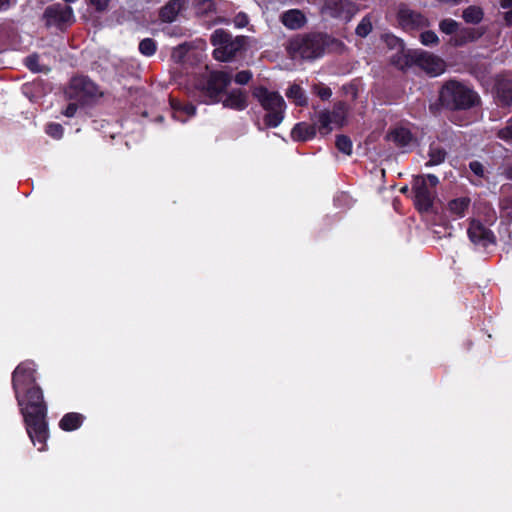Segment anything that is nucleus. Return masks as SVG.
Listing matches in <instances>:
<instances>
[{
    "mask_svg": "<svg viewBox=\"0 0 512 512\" xmlns=\"http://www.w3.org/2000/svg\"><path fill=\"white\" fill-rule=\"evenodd\" d=\"M396 64H397L400 68H404V66H405V65H408V60L406 59V60L404 61V63H403V64H402V63H400V62H396Z\"/></svg>",
    "mask_w": 512,
    "mask_h": 512,
    "instance_id": "8fccbe9b",
    "label": "nucleus"
},
{
    "mask_svg": "<svg viewBox=\"0 0 512 512\" xmlns=\"http://www.w3.org/2000/svg\"><path fill=\"white\" fill-rule=\"evenodd\" d=\"M316 93L323 100L329 99L332 95V91L328 87H318L316 88Z\"/></svg>",
    "mask_w": 512,
    "mask_h": 512,
    "instance_id": "58836bf2",
    "label": "nucleus"
},
{
    "mask_svg": "<svg viewBox=\"0 0 512 512\" xmlns=\"http://www.w3.org/2000/svg\"><path fill=\"white\" fill-rule=\"evenodd\" d=\"M463 19L467 23L477 24L483 19V11L477 6H469L463 11Z\"/></svg>",
    "mask_w": 512,
    "mask_h": 512,
    "instance_id": "a878e982",
    "label": "nucleus"
},
{
    "mask_svg": "<svg viewBox=\"0 0 512 512\" xmlns=\"http://www.w3.org/2000/svg\"><path fill=\"white\" fill-rule=\"evenodd\" d=\"M420 41L425 46H432L439 42V38L435 32L428 30L420 34Z\"/></svg>",
    "mask_w": 512,
    "mask_h": 512,
    "instance_id": "72a5a7b5",
    "label": "nucleus"
},
{
    "mask_svg": "<svg viewBox=\"0 0 512 512\" xmlns=\"http://www.w3.org/2000/svg\"><path fill=\"white\" fill-rule=\"evenodd\" d=\"M497 137L505 142L512 143V117L508 119L505 127L498 130Z\"/></svg>",
    "mask_w": 512,
    "mask_h": 512,
    "instance_id": "2f4dec72",
    "label": "nucleus"
},
{
    "mask_svg": "<svg viewBox=\"0 0 512 512\" xmlns=\"http://www.w3.org/2000/svg\"><path fill=\"white\" fill-rule=\"evenodd\" d=\"M11 384L27 434L33 445H39L38 450L43 451L48 438L47 404L36 380L35 363H19L12 373Z\"/></svg>",
    "mask_w": 512,
    "mask_h": 512,
    "instance_id": "f257e3e1",
    "label": "nucleus"
},
{
    "mask_svg": "<svg viewBox=\"0 0 512 512\" xmlns=\"http://www.w3.org/2000/svg\"><path fill=\"white\" fill-rule=\"evenodd\" d=\"M70 96L79 99L94 98L100 94L98 87L84 76L74 77L70 81Z\"/></svg>",
    "mask_w": 512,
    "mask_h": 512,
    "instance_id": "9b49d317",
    "label": "nucleus"
},
{
    "mask_svg": "<svg viewBox=\"0 0 512 512\" xmlns=\"http://www.w3.org/2000/svg\"><path fill=\"white\" fill-rule=\"evenodd\" d=\"M77 106L74 103H70L66 106V117H72L75 115Z\"/></svg>",
    "mask_w": 512,
    "mask_h": 512,
    "instance_id": "79ce46f5",
    "label": "nucleus"
},
{
    "mask_svg": "<svg viewBox=\"0 0 512 512\" xmlns=\"http://www.w3.org/2000/svg\"><path fill=\"white\" fill-rule=\"evenodd\" d=\"M389 139L393 141L398 147L406 148L413 142V136L409 129L404 127H397L389 134Z\"/></svg>",
    "mask_w": 512,
    "mask_h": 512,
    "instance_id": "4be33fe9",
    "label": "nucleus"
},
{
    "mask_svg": "<svg viewBox=\"0 0 512 512\" xmlns=\"http://www.w3.org/2000/svg\"><path fill=\"white\" fill-rule=\"evenodd\" d=\"M346 108L340 103L334 107L332 111H322L318 115L317 128L320 134H329L333 126H342L345 122Z\"/></svg>",
    "mask_w": 512,
    "mask_h": 512,
    "instance_id": "6e6552de",
    "label": "nucleus"
},
{
    "mask_svg": "<svg viewBox=\"0 0 512 512\" xmlns=\"http://www.w3.org/2000/svg\"><path fill=\"white\" fill-rule=\"evenodd\" d=\"M483 35V31L477 28H459L454 36L449 40V44L455 47L464 46L469 42H474Z\"/></svg>",
    "mask_w": 512,
    "mask_h": 512,
    "instance_id": "2eb2a0df",
    "label": "nucleus"
},
{
    "mask_svg": "<svg viewBox=\"0 0 512 512\" xmlns=\"http://www.w3.org/2000/svg\"><path fill=\"white\" fill-rule=\"evenodd\" d=\"M249 20L245 13H239L234 19V24L238 28H243L248 24Z\"/></svg>",
    "mask_w": 512,
    "mask_h": 512,
    "instance_id": "e433bc0d",
    "label": "nucleus"
},
{
    "mask_svg": "<svg viewBox=\"0 0 512 512\" xmlns=\"http://www.w3.org/2000/svg\"><path fill=\"white\" fill-rule=\"evenodd\" d=\"M507 11L504 13V20L507 25H512V9H506Z\"/></svg>",
    "mask_w": 512,
    "mask_h": 512,
    "instance_id": "37998d69",
    "label": "nucleus"
},
{
    "mask_svg": "<svg viewBox=\"0 0 512 512\" xmlns=\"http://www.w3.org/2000/svg\"><path fill=\"white\" fill-rule=\"evenodd\" d=\"M399 24L406 30L418 29L427 26V19L418 12H415L405 5L398 10Z\"/></svg>",
    "mask_w": 512,
    "mask_h": 512,
    "instance_id": "f8f14e48",
    "label": "nucleus"
},
{
    "mask_svg": "<svg viewBox=\"0 0 512 512\" xmlns=\"http://www.w3.org/2000/svg\"><path fill=\"white\" fill-rule=\"evenodd\" d=\"M45 131L49 136L55 139H60L63 134V127L59 123L51 122L46 125Z\"/></svg>",
    "mask_w": 512,
    "mask_h": 512,
    "instance_id": "f704fd0d",
    "label": "nucleus"
},
{
    "mask_svg": "<svg viewBox=\"0 0 512 512\" xmlns=\"http://www.w3.org/2000/svg\"><path fill=\"white\" fill-rule=\"evenodd\" d=\"M92 5L96 7L97 10L102 11L105 10L108 6L110 0H90Z\"/></svg>",
    "mask_w": 512,
    "mask_h": 512,
    "instance_id": "ea45409f",
    "label": "nucleus"
},
{
    "mask_svg": "<svg viewBox=\"0 0 512 512\" xmlns=\"http://www.w3.org/2000/svg\"><path fill=\"white\" fill-rule=\"evenodd\" d=\"M231 75L225 71H213L209 74L202 88L206 103H218L222 101L223 93L231 83Z\"/></svg>",
    "mask_w": 512,
    "mask_h": 512,
    "instance_id": "423d86ee",
    "label": "nucleus"
},
{
    "mask_svg": "<svg viewBox=\"0 0 512 512\" xmlns=\"http://www.w3.org/2000/svg\"><path fill=\"white\" fill-rule=\"evenodd\" d=\"M342 41L326 34H309L291 39L288 46L293 58L312 60L322 57L326 52H342Z\"/></svg>",
    "mask_w": 512,
    "mask_h": 512,
    "instance_id": "f03ea898",
    "label": "nucleus"
},
{
    "mask_svg": "<svg viewBox=\"0 0 512 512\" xmlns=\"http://www.w3.org/2000/svg\"><path fill=\"white\" fill-rule=\"evenodd\" d=\"M65 12H66V24H68L71 21H73V19H74L73 11L70 7L66 6Z\"/></svg>",
    "mask_w": 512,
    "mask_h": 512,
    "instance_id": "c03bdc74",
    "label": "nucleus"
},
{
    "mask_svg": "<svg viewBox=\"0 0 512 512\" xmlns=\"http://www.w3.org/2000/svg\"><path fill=\"white\" fill-rule=\"evenodd\" d=\"M372 31V22L370 17L367 15L362 18L360 23L357 25L355 33L360 37H366Z\"/></svg>",
    "mask_w": 512,
    "mask_h": 512,
    "instance_id": "c756f323",
    "label": "nucleus"
},
{
    "mask_svg": "<svg viewBox=\"0 0 512 512\" xmlns=\"http://www.w3.org/2000/svg\"><path fill=\"white\" fill-rule=\"evenodd\" d=\"M469 206L470 199L468 197H460L448 203V211L454 219L463 218Z\"/></svg>",
    "mask_w": 512,
    "mask_h": 512,
    "instance_id": "5701e85b",
    "label": "nucleus"
},
{
    "mask_svg": "<svg viewBox=\"0 0 512 512\" xmlns=\"http://www.w3.org/2000/svg\"><path fill=\"white\" fill-rule=\"evenodd\" d=\"M186 0H170L160 10V19L163 22L171 23L174 22L178 14L184 9Z\"/></svg>",
    "mask_w": 512,
    "mask_h": 512,
    "instance_id": "a211bd4d",
    "label": "nucleus"
},
{
    "mask_svg": "<svg viewBox=\"0 0 512 512\" xmlns=\"http://www.w3.org/2000/svg\"><path fill=\"white\" fill-rule=\"evenodd\" d=\"M500 6L502 9H512V0H501Z\"/></svg>",
    "mask_w": 512,
    "mask_h": 512,
    "instance_id": "49530a36",
    "label": "nucleus"
},
{
    "mask_svg": "<svg viewBox=\"0 0 512 512\" xmlns=\"http://www.w3.org/2000/svg\"><path fill=\"white\" fill-rule=\"evenodd\" d=\"M281 22L286 28L297 30L305 25L306 17L302 11L298 9H291L282 14Z\"/></svg>",
    "mask_w": 512,
    "mask_h": 512,
    "instance_id": "6ab92c4d",
    "label": "nucleus"
},
{
    "mask_svg": "<svg viewBox=\"0 0 512 512\" xmlns=\"http://www.w3.org/2000/svg\"><path fill=\"white\" fill-rule=\"evenodd\" d=\"M411 60L430 76L444 73L446 64L443 59L423 50H414L408 54Z\"/></svg>",
    "mask_w": 512,
    "mask_h": 512,
    "instance_id": "0eeeda50",
    "label": "nucleus"
},
{
    "mask_svg": "<svg viewBox=\"0 0 512 512\" xmlns=\"http://www.w3.org/2000/svg\"><path fill=\"white\" fill-rule=\"evenodd\" d=\"M439 29L442 33L454 36L459 29V24L453 19H444L439 23Z\"/></svg>",
    "mask_w": 512,
    "mask_h": 512,
    "instance_id": "cd10ccee",
    "label": "nucleus"
},
{
    "mask_svg": "<svg viewBox=\"0 0 512 512\" xmlns=\"http://www.w3.org/2000/svg\"><path fill=\"white\" fill-rule=\"evenodd\" d=\"M336 147L340 152L346 155H350L352 153L353 145L349 137L345 135H339L336 138Z\"/></svg>",
    "mask_w": 512,
    "mask_h": 512,
    "instance_id": "c85d7f7f",
    "label": "nucleus"
},
{
    "mask_svg": "<svg viewBox=\"0 0 512 512\" xmlns=\"http://www.w3.org/2000/svg\"><path fill=\"white\" fill-rule=\"evenodd\" d=\"M58 425H59V428H60L61 430H64V425H65L64 417H62V418L59 420Z\"/></svg>",
    "mask_w": 512,
    "mask_h": 512,
    "instance_id": "09e8293b",
    "label": "nucleus"
},
{
    "mask_svg": "<svg viewBox=\"0 0 512 512\" xmlns=\"http://www.w3.org/2000/svg\"><path fill=\"white\" fill-rule=\"evenodd\" d=\"M84 421V416L79 413H66V431L78 429Z\"/></svg>",
    "mask_w": 512,
    "mask_h": 512,
    "instance_id": "bb28decb",
    "label": "nucleus"
},
{
    "mask_svg": "<svg viewBox=\"0 0 512 512\" xmlns=\"http://www.w3.org/2000/svg\"><path fill=\"white\" fill-rule=\"evenodd\" d=\"M316 126L317 123L311 125L305 122H300L293 127L291 137L295 141H308L316 135Z\"/></svg>",
    "mask_w": 512,
    "mask_h": 512,
    "instance_id": "412c9836",
    "label": "nucleus"
},
{
    "mask_svg": "<svg viewBox=\"0 0 512 512\" xmlns=\"http://www.w3.org/2000/svg\"><path fill=\"white\" fill-rule=\"evenodd\" d=\"M222 102L226 108L242 111L248 106V97L245 91L234 89L227 94Z\"/></svg>",
    "mask_w": 512,
    "mask_h": 512,
    "instance_id": "f3484780",
    "label": "nucleus"
},
{
    "mask_svg": "<svg viewBox=\"0 0 512 512\" xmlns=\"http://www.w3.org/2000/svg\"><path fill=\"white\" fill-rule=\"evenodd\" d=\"M321 13L348 22L355 14V5L350 0H325Z\"/></svg>",
    "mask_w": 512,
    "mask_h": 512,
    "instance_id": "1a4fd4ad",
    "label": "nucleus"
},
{
    "mask_svg": "<svg viewBox=\"0 0 512 512\" xmlns=\"http://www.w3.org/2000/svg\"><path fill=\"white\" fill-rule=\"evenodd\" d=\"M286 96L294 101L296 105L305 106L307 104V97L303 89L299 85H292L286 92Z\"/></svg>",
    "mask_w": 512,
    "mask_h": 512,
    "instance_id": "393cba45",
    "label": "nucleus"
},
{
    "mask_svg": "<svg viewBox=\"0 0 512 512\" xmlns=\"http://www.w3.org/2000/svg\"><path fill=\"white\" fill-rule=\"evenodd\" d=\"M253 97L267 112L264 122L267 127H278L285 115L286 103L283 97L276 91H270L263 86L255 87L252 91Z\"/></svg>",
    "mask_w": 512,
    "mask_h": 512,
    "instance_id": "20e7f679",
    "label": "nucleus"
},
{
    "mask_svg": "<svg viewBox=\"0 0 512 512\" xmlns=\"http://www.w3.org/2000/svg\"><path fill=\"white\" fill-rule=\"evenodd\" d=\"M25 66L31 71V72H34V73H37V72H41L42 71V68L39 64V56L37 54H31V55H28L26 58H25Z\"/></svg>",
    "mask_w": 512,
    "mask_h": 512,
    "instance_id": "473e14b6",
    "label": "nucleus"
},
{
    "mask_svg": "<svg viewBox=\"0 0 512 512\" xmlns=\"http://www.w3.org/2000/svg\"><path fill=\"white\" fill-rule=\"evenodd\" d=\"M429 161L426 166H436L444 162L446 158V151L440 144L432 143L429 148Z\"/></svg>",
    "mask_w": 512,
    "mask_h": 512,
    "instance_id": "b1692460",
    "label": "nucleus"
},
{
    "mask_svg": "<svg viewBox=\"0 0 512 512\" xmlns=\"http://www.w3.org/2000/svg\"><path fill=\"white\" fill-rule=\"evenodd\" d=\"M469 166L475 175L480 176V177L483 176L484 167L480 162L472 161Z\"/></svg>",
    "mask_w": 512,
    "mask_h": 512,
    "instance_id": "4c0bfd02",
    "label": "nucleus"
},
{
    "mask_svg": "<svg viewBox=\"0 0 512 512\" xmlns=\"http://www.w3.org/2000/svg\"><path fill=\"white\" fill-rule=\"evenodd\" d=\"M495 99L499 105L509 106L512 103V82L498 78L495 83Z\"/></svg>",
    "mask_w": 512,
    "mask_h": 512,
    "instance_id": "dca6fc26",
    "label": "nucleus"
},
{
    "mask_svg": "<svg viewBox=\"0 0 512 512\" xmlns=\"http://www.w3.org/2000/svg\"><path fill=\"white\" fill-rule=\"evenodd\" d=\"M43 20L46 27L55 28L64 31V8L60 4H52L48 6L43 14Z\"/></svg>",
    "mask_w": 512,
    "mask_h": 512,
    "instance_id": "4468645a",
    "label": "nucleus"
},
{
    "mask_svg": "<svg viewBox=\"0 0 512 512\" xmlns=\"http://www.w3.org/2000/svg\"><path fill=\"white\" fill-rule=\"evenodd\" d=\"M251 78L252 73L249 70H243L235 75L234 80L239 85H245L251 80Z\"/></svg>",
    "mask_w": 512,
    "mask_h": 512,
    "instance_id": "c9c22d12",
    "label": "nucleus"
},
{
    "mask_svg": "<svg viewBox=\"0 0 512 512\" xmlns=\"http://www.w3.org/2000/svg\"><path fill=\"white\" fill-rule=\"evenodd\" d=\"M439 99L443 106L452 110L469 109L479 101L476 92L455 80L448 81L442 86Z\"/></svg>",
    "mask_w": 512,
    "mask_h": 512,
    "instance_id": "7ed1b4c3",
    "label": "nucleus"
},
{
    "mask_svg": "<svg viewBox=\"0 0 512 512\" xmlns=\"http://www.w3.org/2000/svg\"><path fill=\"white\" fill-rule=\"evenodd\" d=\"M139 51L145 56H152L156 52V43L151 38H145L139 44Z\"/></svg>",
    "mask_w": 512,
    "mask_h": 512,
    "instance_id": "7c9ffc66",
    "label": "nucleus"
},
{
    "mask_svg": "<svg viewBox=\"0 0 512 512\" xmlns=\"http://www.w3.org/2000/svg\"><path fill=\"white\" fill-rule=\"evenodd\" d=\"M74 1H75V0H66V3H68V2H74Z\"/></svg>",
    "mask_w": 512,
    "mask_h": 512,
    "instance_id": "3c124183",
    "label": "nucleus"
},
{
    "mask_svg": "<svg viewBox=\"0 0 512 512\" xmlns=\"http://www.w3.org/2000/svg\"><path fill=\"white\" fill-rule=\"evenodd\" d=\"M173 109V119L185 123L188 119L196 114V107L192 104H181L180 102L172 99L170 101Z\"/></svg>",
    "mask_w": 512,
    "mask_h": 512,
    "instance_id": "aec40b11",
    "label": "nucleus"
},
{
    "mask_svg": "<svg viewBox=\"0 0 512 512\" xmlns=\"http://www.w3.org/2000/svg\"><path fill=\"white\" fill-rule=\"evenodd\" d=\"M10 4V0H0V12L8 10Z\"/></svg>",
    "mask_w": 512,
    "mask_h": 512,
    "instance_id": "a18cd8bd",
    "label": "nucleus"
},
{
    "mask_svg": "<svg viewBox=\"0 0 512 512\" xmlns=\"http://www.w3.org/2000/svg\"><path fill=\"white\" fill-rule=\"evenodd\" d=\"M182 50H183V47L182 46H179L177 48L174 49L173 53H172V57L173 58H180L181 57V53H182Z\"/></svg>",
    "mask_w": 512,
    "mask_h": 512,
    "instance_id": "de8ad7c7",
    "label": "nucleus"
},
{
    "mask_svg": "<svg viewBox=\"0 0 512 512\" xmlns=\"http://www.w3.org/2000/svg\"><path fill=\"white\" fill-rule=\"evenodd\" d=\"M211 43L214 46L213 55L216 60L227 62L244 47L245 37L236 36L223 29H217L211 35Z\"/></svg>",
    "mask_w": 512,
    "mask_h": 512,
    "instance_id": "39448f33",
    "label": "nucleus"
},
{
    "mask_svg": "<svg viewBox=\"0 0 512 512\" xmlns=\"http://www.w3.org/2000/svg\"><path fill=\"white\" fill-rule=\"evenodd\" d=\"M413 190L417 208L423 212L429 211L433 205L435 191L428 186L424 176H417L414 179Z\"/></svg>",
    "mask_w": 512,
    "mask_h": 512,
    "instance_id": "9d476101",
    "label": "nucleus"
},
{
    "mask_svg": "<svg viewBox=\"0 0 512 512\" xmlns=\"http://www.w3.org/2000/svg\"><path fill=\"white\" fill-rule=\"evenodd\" d=\"M424 177L426 178L428 186L431 187L432 189L435 188L439 183L438 177L435 176L434 174H427Z\"/></svg>",
    "mask_w": 512,
    "mask_h": 512,
    "instance_id": "a19ab883",
    "label": "nucleus"
},
{
    "mask_svg": "<svg viewBox=\"0 0 512 512\" xmlns=\"http://www.w3.org/2000/svg\"><path fill=\"white\" fill-rule=\"evenodd\" d=\"M468 236L474 244L482 247H488L495 240L493 233L476 220L471 221Z\"/></svg>",
    "mask_w": 512,
    "mask_h": 512,
    "instance_id": "ddd939ff",
    "label": "nucleus"
}]
</instances>
